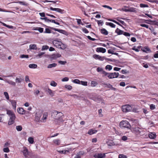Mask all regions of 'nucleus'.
Returning a JSON list of instances; mask_svg holds the SVG:
<instances>
[{
    "label": "nucleus",
    "mask_w": 158,
    "mask_h": 158,
    "mask_svg": "<svg viewBox=\"0 0 158 158\" xmlns=\"http://www.w3.org/2000/svg\"><path fill=\"white\" fill-rule=\"evenodd\" d=\"M131 131L137 136L142 135L145 134V131L138 127H133L131 128Z\"/></svg>",
    "instance_id": "f257e3e1"
},
{
    "label": "nucleus",
    "mask_w": 158,
    "mask_h": 158,
    "mask_svg": "<svg viewBox=\"0 0 158 158\" xmlns=\"http://www.w3.org/2000/svg\"><path fill=\"white\" fill-rule=\"evenodd\" d=\"M7 114L9 116L10 118L8 122V124L11 125L14 123L16 118L15 114L13 111L10 110H7Z\"/></svg>",
    "instance_id": "f03ea898"
},
{
    "label": "nucleus",
    "mask_w": 158,
    "mask_h": 158,
    "mask_svg": "<svg viewBox=\"0 0 158 158\" xmlns=\"http://www.w3.org/2000/svg\"><path fill=\"white\" fill-rule=\"evenodd\" d=\"M22 152L25 158H34L35 156L31 152L28 151L27 148L25 147H23Z\"/></svg>",
    "instance_id": "7ed1b4c3"
},
{
    "label": "nucleus",
    "mask_w": 158,
    "mask_h": 158,
    "mask_svg": "<svg viewBox=\"0 0 158 158\" xmlns=\"http://www.w3.org/2000/svg\"><path fill=\"white\" fill-rule=\"evenodd\" d=\"M53 44L55 46L58 48L63 49L66 48L65 45L63 44L60 41L55 40L53 41Z\"/></svg>",
    "instance_id": "20e7f679"
},
{
    "label": "nucleus",
    "mask_w": 158,
    "mask_h": 158,
    "mask_svg": "<svg viewBox=\"0 0 158 158\" xmlns=\"http://www.w3.org/2000/svg\"><path fill=\"white\" fill-rule=\"evenodd\" d=\"M119 127L121 128H126L128 129L131 128V126L129 122L127 120H122L119 123Z\"/></svg>",
    "instance_id": "39448f33"
},
{
    "label": "nucleus",
    "mask_w": 158,
    "mask_h": 158,
    "mask_svg": "<svg viewBox=\"0 0 158 158\" xmlns=\"http://www.w3.org/2000/svg\"><path fill=\"white\" fill-rule=\"evenodd\" d=\"M62 113L58 111L57 110H54L52 113V115L53 116L54 118H59L60 117H61L62 115Z\"/></svg>",
    "instance_id": "423d86ee"
},
{
    "label": "nucleus",
    "mask_w": 158,
    "mask_h": 158,
    "mask_svg": "<svg viewBox=\"0 0 158 158\" xmlns=\"http://www.w3.org/2000/svg\"><path fill=\"white\" fill-rule=\"evenodd\" d=\"M131 108L130 105H126L122 106V110L123 112L126 113L130 111L131 110Z\"/></svg>",
    "instance_id": "0eeeda50"
},
{
    "label": "nucleus",
    "mask_w": 158,
    "mask_h": 158,
    "mask_svg": "<svg viewBox=\"0 0 158 158\" xmlns=\"http://www.w3.org/2000/svg\"><path fill=\"white\" fill-rule=\"evenodd\" d=\"M119 75L118 73L114 72V73H109L108 75V77L109 79H112L114 78H117Z\"/></svg>",
    "instance_id": "6e6552de"
},
{
    "label": "nucleus",
    "mask_w": 158,
    "mask_h": 158,
    "mask_svg": "<svg viewBox=\"0 0 158 158\" xmlns=\"http://www.w3.org/2000/svg\"><path fill=\"white\" fill-rule=\"evenodd\" d=\"M105 156V153H96L94 155V158H104Z\"/></svg>",
    "instance_id": "1a4fd4ad"
},
{
    "label": "nucleus",
    "mask_w": 158,
    "mask_h": 158,
    "mask_svg": "<svg viewBox=\"0 0 158 158\" xmlns=\"http://www.w3.org/2000/svg\"><path fill=\"white\" fill-rule=\"evenodd\" d=\"M93 57L95 59H98L101 61H103L105 58L104 56H102L98 55L95 54L93 55Z\"/></svg>",
    "instance_id": "9d476101"
},
{
    "label": "nucleus",
    "mask_w": 158,
    "mask_h": 158,
    "mask_svg": "<svg viewBox=\"0 0 158 158\" xmlns=\"http://www.w3.org/2000/svg\"><path fill=\"white\" fill-rule=\"evenodd\" d=\"M96 51L98 52H102V53H104L106 51V49L102 47L97 48L96 49Z\"/></svg>",
    "instance_id": "9b49d317"
},
{
    "label": "nucleus",
    "mask_w": 158,
    "mask_h": 158,
    "mask_svg": "<svg viewBox=\"0 0 158 158\" xmlns=\"http://www.w3.org/2000/svg\"><path fill=\"white\" fill-rule=\"evenodd\" d=\"M17 111L20 114H25L26 113V111L24 110L22 107H19L17 109Z\"/></svg>",
    "instance_id": "f8f14e48"
},
{
    "label": "nucleus",
    "mask_w": 158,
    "mask_h": 158,
    "mask_svg": "<svg viewBox=\"0 0 158 158\" xmlns=\"http://www.w3.org/2000/svg\"><path fill=\"white\" fill-rule=\"evenodd\" d=\"M50 9L51 10L56 11L57 12H60L61 13H62V12L64 10H62L59 8H54L52 7H51L50 8Z\"/></svg>",
    "instance_id": "ddd939ff"
},
{
    "label": "nucleus",
    "mask_w": 158,
    "mask_h": 158,
    "mask_svg": "<svg viewBox=\"0 0 158 158\" xmlns=\"http://www.w3.org/2000/svg\"><path fill=\"white\" fill-rule=\"evenodd\" d=\"M42 115L41 112H38L36 113L35 115V119L37 121H39Z\"/></svg>",
    "instance_id": "4468645a"
},
{
    "label": "nucleus",
    "mask_w": 158,
    "mask_h": 158,
    "mask_svg": "<svg viewBox=\"0 0 158 158\" xmlns=\"http://www.w3.org/2000/svg\"><path fill=\"white\" fill-rule=\"evenodd\" d=\"M149 24L155 25L158 26V20L157 21L155 20H152L149 19Z\"/></svg>",
    "instance_id": "2eb2a0df"
},
{
    "label": "nucleus",
    "mask_w": 158,
    "mask_h": 158,
    "mask_svg": "<svg viewBox=\"0 0 158 158\" xmlns=\"http://www.w3.org/2000/svg\"><path fill=\"white\" fill-rule=\"evenodd\" d=\"M156 136V135L155 132H150L149 134V138L151 139H154Z\"/></svg>",
    "instance_id": "dca6fc26"
},
{
    "label": "nucleus",
    "mask_w": 158,
    "mask_h": 158,
    "mask_svg": "<svg viewBox=\"0 0 158 158\" xmlns=\"http://www.w3.org/2000/svg\"><path fill=\"white\" fill-rule=\"evenodd\" d=\"M101 33L105 35H107L108 34V31L105 28H102L100 30Z\"/></svg>",
    "instance_id": "f3484780"
},
{
    "label": "nucleus",
    "mask_w": 158,
    "mask_h": 158,
    "mask_svg": "<svg viewBox=\"0 0 158 158\" xmlns=\"http://www.w3.org/2000/svg\"><path fill=\"white\" fill-rule=\"evenodd\" d=\"M53 142L54 144L58 146L60 145L61 143L60 140L58 139H56L54 140Z\"/></svg>",
    "instance_id": "a211bd4d"
},
{
    "label": "nucleus",
    "mask_w": 158,
    "mask_h": 158,
    "mask_svg": "<svg viewBox=\"0 0 158 158\" xmlns=\"http://www.w3.org/2000/svg\"><path fill=\"white\" fill-rule=\"evenodd\" d=\"M97 132V130H94L93 129H91L88 131V134L90 135H92L93 134L96 133Z\"/></svg>",
    "instance_id": "6ab92c4d"
},
{
    "label": "nucleus",
    "mask_w": 158,
    "mask_h": 158,
    "mask_svg": "<svg viewBox=\"0 0 158 158\" xmlns=\"http://www.w3.org/2000/svg\"><path fill=\"white\" fill-rule=\"evenodd\" d=\"M123 31L117 28L115 31V32L118 35H121L123 34Z\"/></svg>",
    "instance_id": "aec40b11"
},
{
    "label": "nucleus",
    "mask_w": 158,
    "mask_h": 158,
    "mask_svg": "<svg viewBox=\"0 0 158 158\" xmlns=\"http://www.w3.org/2000/svg\"><path fill=\"white\" fill-rule=\"evenodd\" d=\"M5 81L6 82L13 86H15L16 85V83L14 81L7 79H6Z\"/></svg>",
    "instance_id": "412c9836"
},
{
    "label": "nucleus",
    "mask_w": 158,
    "mask_h": 158,
    "mask_svg": "<svg viewBox=\"0 0 158 158\" xmlns=\"http://www.w3.org/2000/svg\"><path fill=\"white\" fill-rule=\"evenodd\" d=\"M61 55L59 54H53L51 56V58L52 60L56 59L57 58L59 57Z\"/></svg>",
    "instance_id": "4be33fe9"
},
{
    "label": "nucleus",
    "mask_w": 158,
    "mask_h": 158,
    "mask_svg": "<svg viewBox=\"0 0 158 158\" xmlns=\"http://www.w3.org/2000/svg\"><path fill=\"white\" fill-rule=\"evenodd\" d=\"M11 104L14 109H16V102L15 100H11L10 101Z\"/></svg>",
    "instance_id": "5701e85b"
},
{
    "label": "nucleus",
    "mask_w": 158,
    "mask_h": 158,
    "mask_svg": "<svg viewBox=\"0 0 158 158\" xmlns=\"http://www.w3.org/2000/svg\"><path fill=\"white\" fill-rule=\"evenodd\" d=\"M47 91L48 92V93L52 97H53V96H54V92L52 90L48 88Z\"/></svg>",
    "instance_id": "b1692460"
},
{
    "label": "nucleus",
    "mask_w": 158,
    "mask_h": 158,
    "mask_svg": "<svg viewBox=\"0 0 158 158\" xmlns=\"http://www.w3.org/2000/svg\"><path fill=\"white\" fill-rule=\"evenodd\" d=\"M48 116V113L47 112L44 113L42 119L43 122H45V120L47 119V117Z\"/></svg>",
    "instance_id": "393cba45"
},
{
    "label": "nucleus",
    "mask_w": 158,
    "mask_h": 158,
    "mask_svg": "<svg viewBox=\"0 0 158 158\" xmlns=\"http://www.w3.org/2000/svg\"><path fill=\"white\" fill-rule=\"evenodd\" d=\"M106 25L109 26L113 28H115L116 26L115 24L111 23L106 22Z\"/></svg>",
    "instance_id": "a878e982"
},
{
    "label": "nucleus",
    "mask_w": 158,
    "mask_h": 158,
    "mask_svg": "<svg viewBox=\"0 0 158 158\" xmlns=\"http://www.w3.org/2000/svg\"><path fill=\"white\" fill-rule=\"evenodd\" d=\"M29 47L31 49L36 50L37 48L36 45L35 44L30 45Z\"/></svg>",
    "instance_id": "bb28decb"
},
{
    "label": "nucleus",
    "mask_w": 158,
    "mask_h": 158,
    "mask_svg": "<svg viewBox=\"0 0 158 158\" xmlns=\"http://www.w3.org/2000/svg\"><path fill=\"white\" fill-rule=\"evenodd\" d=\"M37 65L36 64H30L29 65V67L30 68L35 69L37 68Z\"/></svg>",
    "instance_id": "cd10ccee"
},
{
    "label": "nucleus",
    "mask_w": 158,
    "mask_h": 158,
    "mask_svg": "<svg viewBox=\"0 0 158 158\" xmlns=\"http://www.w3.org/2000/svg\"><path fill=\"white\" fill-rule=\"evenodd\" d=\"M51 29L55 31H57L58 32H59L61 33H62L63 31H64L63 30L61 29H59L56 28H54L53 27H50Z\"/></svg>",
    "instance_id": "c85d7f7f"
},
{
    "label": "nucleus",
    "mask_w": 158,
    "mask_h": 158,
    "mask_svg": "<svg viewBox=\"0 0 158 158\" xmlns=\"http://www.w3.org/2000/svg\"><path fill=\"white\" fill-rule=\"evenodd\" d=\"M57 65V64L55 63L49 64L48 66V68H51L52 67H55Z\"/></svg>",
    "instance_id": "c756f323"
},
{
    "label": "nucleus",
    "mask_w": 158,
    "mask_h": 158,
    "mask_svg": "<svg viewBox=\"0 0 158 158\" xmlns=\"http://www.w3.org/2000/svg\"><path fill=\"white\" fill-rule=\"evenodd\" d=\"M108 20H109L110 21H111L113 22L114 23H115L117 24L118 25H119V26H120L123 27V26H122V25L121 24H120L119 23L117 22V21H116L115 20H113V19H108Z\"/></svg>",
    "instance_id": "7c9ffc66"
},
{
    "label": "nucleus",
    "mask_w": 158,
    "mask_h": 158,
    "mask_svg": "<svg viewBox=\"0 0 158 158\" xmlns=\"http://www.w3.org/2000/svg\"><path fill=\"white\" fill-rule=\"evenodd\" d=\"M23 80V79L20 77H17L15 79L16 82L18 83H20Z\"/></svg>",
    "instance_id": "2f4dec72"
},
{
    "label": "nucleus",
    "mask_w": 158,
    "mask_h": 158,
    "mask_svg": "<svg viewBox=\"0 0 158 158\" xmlns=\"http://www.w3.org/2000/svg\"><path fill=\"white\" fill-rule=\"evenodd\" d=\"M28 141L29 143L33 144L34 142V139L32 137H29L28 138Z\"/></svg>",
    "instance_id": "473e14b6"
},
{
    "label": "nucleus",
    "mask_w": 158,
    "mask_h": 158,
    "mask_svg": "<svg viewBox=\"0 0 158 158\" xmlns=\"http://www.w3.org/2000/svg\"><path fill=\"white\" fill-rule=\"evenodd\" d=\"M1 23L3 26H4L6 27H7L9 28L12 29L13 28V26H10V25H7L6 24H5V23H3L2 22Z\"/></svg>",
    "instance_id": "72a5a7b5"
},
{
    "label": "nucleus",
    "mask_w": 158,
    "mask_h": 158,
    "mask_svg": "<svg viewBox=\"0 0 158 158\" xmlns=\"http://www.w3.org/2000/svg\"><path fill=\"white\" fill-rule=\"evenodd\" d=\"M141 47L140 46H139L137 47V48H136L135 46H134L132 48V49L135 50L136 52H138L139 51L138 48H140Z\"/></svg>",
    "instance_id": "f704fd0d"
},
{
    "label": "nucleus",
    "mask_w": 158,
    "mask_h": 158,
    "mask_svg": "<svg viewBox=\"0 0 158 158\" xmlns=\"http://www.w3.org/2000/svg\"><path fill=\"white\" fill-rule=\"evenodd\" d=\"M16 129L18 131H21L22 129V127L21 125L16 126Z\"/></svg>",
    "instance_id": "c9c22d12"
},
{
    "label": "nucleus",
    "mask_w": 158,
    "mask_h": 158,
    "mask_svg": "<svg viewBox=\"0 0 158 158\" xmlns=\"http://www.w3.org/2000/svg\"><path fill=\"white\" fill-rule=\"evenodd\" d=\"M50 85L54 87H56L57 85V83L54 81H52L50 83Z\"/></svg>",
    "instance_id": "e433bc0d"
},
{
    "label": "nucleus",
    "mask_w": 158,
    "mask_h": 158,
    "mask_svg": "<svg viewBox=\"0 0 158 158\" xmlns=\"http://www.w3.org/2000/svg\"><path fill=\"white\" fill-rule=\"evenodd\" d=\"M91 86L92 87H95L97 85L98 83L96 81H92L91 82Z\"/></svg>",
    "instance_id": "4c0bfd02"
},
{
    "label": "nucleus",
    "mask_w": 158,
    "mask_h": 158,
    "mask_svg": "<svg viewBox=\"0 0 158 158\" xmlns=\"http://www.w3.org/2000/svg\"><path fill=\"white\" fill-rule=\"evenodd\" d=\"M64 87L69 90H71L72 88V87L70 85H65Z\"/></svg>",
    "instance_id": "58836bf2"
},
{
    "label": "nucleus",
    "mask_w": 158,
    "mask_h": 158,
    "mask_svg": "<svg viewBox=\"0 0 158 158\" xmlns=\"http://www.w3.org/2000/svg\"><path fill=\"white\" fill-rule=\"evenodd\" d=\"M106 69H108L109 71L111 70L112 69V66L110 65H107L105 67Z\"/></svg>",
    "instance_id": "ea45409f"
},
{
    "label": "nucleus",
    "mask_w": 158,
    "mask_h": 158,
    "mask_svg": "<svg viewBox=\"0 0 158 158\" xmlns=\"http://www.w3.org/2000/svg\"><path fill=\"white\" fill-rule=\"evenodd\" d=\"M141 50L143 52L146 53H148V48H141Z\"/></svg>",
    "instance_id": "a19ab883"
},
{
    "label": "nucleus",
    "mask_w": 158,
    "mask_h": 158,
    "mask_svg": "<svg viewBox=\"0 0 158 158\" xmlns=\"http://www.w3.org/2000/svg\"><path fill=\"white\" fill-rule=\"evenodd\" d=\"M107 144L108 145L110 146H113L114 145V142H113L112 140L109 141L107 142Z\"/></svg>",
    "instance_id": "79ce46f5"
},
{
    "label": "nucleus",
    "mask_w": 158,
    "mask_h": 158,
    "mask_svg": "<svg viewBox=\"0 0 158 158\" xmlns=\"http://www.w3.org/2000/svg\"><path fill=\"white\" fill-rule=\"evenodd\" d=\"M49 47L47 45H44L42 46L41 50L42 51L47 50L48 49Z\"/></svg>",
    "instance_id": "37998d69"
},
{
    "label": "nucleus",
    "mask_w": 158,
    "mask_h": 158,
    "mask_svg": "<svg viewBox=\"0 0 158 158\" xmlns=\"http://www.w3.org/2000/svg\"><path fill=\"white\" fill-rule=\"evenodd\" d=\"M35 30H38L40 32L42 33L44 31V28L42 27H39L37 28V29H35Z\"/></svg>",
    "instance_id": "c03bdc74"
},
{
    "label": "nucleus",
    "mask_w": 158,
    "mask_h": 158,
    "mask_svg": "<svg viewBox=\"0 0 158 158\" xmlns=\"http://www.w3.org/2000/svg\"><path fill=\"white\" fill-rule=\"evenodd\" d=\"M80 156H83L86 154V153L85 152H84L83 151H80L79 152L77 153Z\"/></svg>",
    "instance_id": "a18cd8bd"
},
{
    "label": "nucleus",
    "mask_w": 158,
    "mask_h": 158,
    "mask_svg": "<svg viewBox=\"0 0 158 158\" xmlns=\"http://www.w3.org/2000/svg\"><path fill=\"white\" fill-rule=\"evenodd\" d=\"M80 84L86 86L87 85V82L83 81H81Z\"/></svg>",
    "instance_id": "49530a36"
},
{
    "label": "nucleus",
    "mask_w": 158,
    "mask_h": 158,
    "mask_svg": "<svg viewBox=\"0 0 158 158\" xmlns=\"http://www.w3.org/2000/svg\"><path fill=\"white\" fill-rule=\"evenodd\" d=\"M4 94L6 99L8 100L9 99V97L8 93L7 92H5Z\"/></svg>",
    "instance_id": "de8ad7c7"
},
{
    "label": "nucleus",
    "mask_w": 158,
    "mask_h": 158,
    "mask_svg": "<svg viewBox=\"0 0 158 158\" xmlns=\"http://www.w3.org/2000/svg\"><path fill=\"white\" fill-rule=\"evenodd\" d=\"M73 82L75 83L76 84H80V80L77 79H75L73 80Z\"/></svg>",
    "instance_id": "09e8293b"
},
{
    "label": "nucleus",
    "mask_w": 158,
    "mask_h": 158,
    "mask_svg": "<svg viewBox=\"0 0 158 158\" xmlns=\"http://www.w3.org/2000/svg\"><path fill=\"white\" fill-rule=\"evenodd\" d=\"M125 11H126L134 12L135 11V10L134 8H132L129 9H126Z\"/></svg>",
    "instance_id": "8fccbe9b"
},
{
    "label": "nucleus",
    "mask_w": 158,
    "mask_h": 158,
    "mask_svg": "<svg viewBox=\"0 0 158 158\" xmlns=\"http://www.w3.org/2000/svg\"><path fill=\"white\" fill-rule=\"evenodd\" d=\"M102 109H100L98 110V114L100 117H102L103 116V115L102 114Z\"/></svg>",
    "instance_id": "3c124183"
},
{
    "label": "nucleus",
    "mask_w": 158,
    "mask_h": 158,
    "mask_svg": "<svg viewBox=\"0 0 158 158\" xmlns=\"http://www.w3.org/2000/svg\"><path fill=\"white\" fill-rule=\"evenodd\" d=\"M3 150L4 152H8L10 151L9 148L8 147L4 148L3 149Z\"/></svg>",
    "instance_id": "603ef678"
},
{
    "label": "nucleus",
    "mask_w": 158,
    "mask_h": 158,
    "mask_svg": "<svg viewBox=\"0 0 158 158\" xmlns=\"http://www.w3.org/2000/svg\"><path fill=\"white\" fill-rule=\"evenodd\" d=\"M51 30L48 28H46L44 33H51Z\"/></svg>",
    "instance_id": "864d4df0"
},
{
    "label": "nucleus",
    "mask_w": 158,
    "mask_h": 158,
    "mask_svg": "<svg viewBox=\"0 0 158 158\" xmlns=\"http://www.w3.org/2000/svg\"><path fill=\"white\" fill-rule=\"evenodd\" d=\"M25 81L26 82L30 81L29 78V77L27 75L25 76Z\"/></svg>",
    "instance_id": "5fc2aeb1"
},
{
    "label": "nucleus",
    "mask_w": 158,
    "mask_h": 158,
    "mask_svg": "<svg viewBox=\"0 0 158 158\" xmlns=\"http://www.w3.org/2000/svg\"><path fill=\"white\" fill-rule=\"evenodd\" d=\"M18 3L24 6H27V3H26L25 2L23 1H19Z\"/></svg>",
    "instance_id": "6e6d98bb"
},
{
    "label": "nucleus",
    "mask_w": 158,
    "mask_h": 158,
    "mask_svg": "<svg viewBox=\"0 0 158 158\" xmlns=\"http://www.w3.org/2000/svg\"><path fill=\"white\" fill-rule=\"evenodd\" d=\"M118 158H127L126 156L123 154H119L118 155Z\"/></svg>",
    "instance_id": "4d7b16f0"
},
{
    "label": "nucleus",
    "mask_w": 158,
    "mask_h": 158,
    "mask_svg": "<svg viewBox=\"0 0 158 158\" xmlns=\"http://www.w3.org/2000/svg\"><path fill=\"white\" fill-rule=\"evenodd\" d=\"M77 22L78 25H79V24H81L82 25H83V24L82 22H81V19H77Z\"/></svg>",
    "instance_id": "13d9d810"
},
{
    "label": "nucleus",
    "mask_w": 158,
    "mask_h": 158,
    "mask_svg": "<svg viewBox=\"0 0 158 158\" xmlns=\"http://www.w3.org/2000/svg\"><path fill=\"white\" fill-rule=\"evenodd\" d=\"M20 57L21 58H28V56L27 55H21L20 56Z\"/></svg>",
    "instance_id": "bf43d9fd"
},
{
    "label": "nucleus",
    "mask_w": 158,
    "mask_h": 158,
    "mask_svg": "<svg viewBox=\"0 0 158 158\" xmlns=\"http://www.w3.org/2000/svg\"><path fill=\"white\" fill-rule=\"evenodd\" d=\"M40 19H43V20L44 19V20L46 22H50V19H48L47 17H45V18H41Z\"/></svg>",
    "instance_id": "052dcab7"
},
{
    "label": "nucleus",
    "mask_w": 158,
    "mask_h": 158,
    "mask_svg": "<svg viewBox=\"0 0 158 158\" xmlns=\"http://www.w3.org/2000/svg\"><path fill=\"white\" fill-rule=\"evenodd\" d=\"M103 70V69L101 68L98 67L97 69V71L98 72H101L102 73Z\"/></svg>",
    "instance_id": "680f3d73"
},
{
    "label": "nucleus",
    "mask_w": 158,
    "mask_h": 158,
    "mask_svg": "<svg viewBox=\"0 0 158 158\" xmlns=\"http://www.w3.org/2000/svg\"><path fill=\"white\" fill-rule=\"evenodd\" d=\"M117 20L119 22H120L124 26H126V24L123 21L121 20L118 19H117Z\"/></svg>",
    "instance_id": "e2e57ef3"
},
{
    "label": "nucleus",
    "mask_w": 158,
    "mask_h": 158,
    "mask_svg": "<svg viewBox=\"0 0 158 158\" xmlns=\"http://www.w3.org/2000/svg\"><path fill=\"white\" fill-rule=\"evenodd\" d=\"M149 29L151 30V32L154 34L155 35H156V33L154 31V29L153 27H150Z\"/></svg>",
    "instance_id": "0e129e2a"
},
{
    "label": "nucleus",
    "mask_w": 158,
    "mask_h": 158,
    "mask_svg": "<svg viewBox=\"0 0 158 158\" xmlns=\"http://www.w3.org/2000/svg\"><path fill=\"white\" fill-rule=\"evenodd\" d=\"M82 30L85 33H88L89 32L88 30L85 28H83L82 29Z\"/></svg>",
    "instance_id": "69168bd1"
},
{
    "label": "nucleus",
    "mask_w": 158,
    "mask_h": 158,
    "mask_svg": "<svg viewBox=\"0 0 158 158\" xmlns=\"http://www.w3.org/2000/svg\"><path fill=\"white\" fill-rule=\"evenodd\" d=\"M150 109L153 110L155 108V106L153 104H151L150 106Z\"/></svg>",
    "instance_id": "338daca9"
},
{
    "label": "nucleus",
    "mask_w": 158,
    "mask_h": 158,
    "mask_svg": "<svg viewBox=\"0 0 158 158\" xmlns=\"http://www.w3.org/2000/svg\"><path fill=\"white\" fill-rule=\"evenodd\" d=\"M123 35L126 36H129L130 35V34L129 33L127 32L123 31Z\"/></svg>",
    "instance_id": "774afa93"
}]
</instances>
